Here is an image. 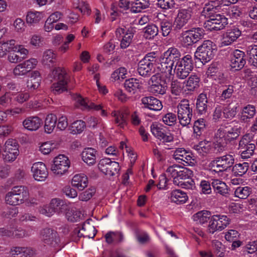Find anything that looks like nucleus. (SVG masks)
I'll use <instances>...</instances> for the list:
<instances>
[{
	"label": "nucleus",
	"instance_id": "393cba45",
	"mask_svg": "<svg viewBox=\"0 0 257 257\" xmlns=\"http://www.w3.org/2000/svg\"><path fill=\"white\" fill-rule=\"evenodd\" d=\"M97 151L92 148L84 149L81 153L82 160L89 166L93 165L96 163Z\"/></svg>",
	"mask_w": 257,
	"mask_h": 257
},
{
	"label": "nucleus",
	"instance_id": "c756f323",
	"mask_svg": "<svg viewBox=\"0 0 257 257\" xmlns=\"http://www.w3.org/2000/svg\"><path fill=\"white\" fill-rule=\"evenodd\" d=\"M148 61L141 60L138 64V71L139 74L144 77L150 76L155 72L153 65L147 63Z\"/></svg>",
	"mask_w": 257,
	"mask_h": 257
},
{
	"label": "nucleus",
	"instance_id": "338daca9",
	"mask_svg": "<svg viewBox=\"0 0 257 257\" xmlns=\"http://www.w3.org/2000/svg\"><path fill=\"white\" fill-rule=\"evenodd\" d=\"M126 73V70L124 67H120L115 70L111 75L112 80L116 81L120 78L124 79Z\"/></svg>",
	"mask_w": 257,
	"mask_h": 257
},
{
	"label": "nucleus",
	"instance_id": "3c124183",
	"mask_svg": "<svg viewBox=\"0 0 257 257\" xmlns=\"http://www.w3.org/2000/svg\"><path fill=\"white\" fill-rule=\"evenodd\" d=\"M212 246L214 249V253L218 257H224L225 248L222 243L217 240H214L212 241Z\"/></svg>",
	"mask_w": 257,
	"mask_h": 257
},
{
	"label": "nucleus",
	"instance_id": "b1692460",
	"mask_svg": "<svg viewBox=\"0 0 257 257\" xmlns=\"http://www.w3.org/2000/svg\"><path fill=\"white\" fill-rule=\"evenodd\" d=\"M124 87L125 90L132 94L141 91L143 88L142 83L140 82L139 80L135 78L125 80Z\"/></svg>",
	"mask_w": 257,
	"mask_h": 257
},
{
	"label": "nucleus",
	"instance_id": "052dcab7",
	"mask_svg": "<svg viewBox=\"0 0 257 257\" xmlns=\"http://www.w3.org/2000/svg\"><path fill=\"white\" fill-rule=\"evenodd\" d=\"M183 84L178 80H172L170 84V90L171 93L175 95H178L183 89Z\"/></svg>",
	"mask_w": 257,
	"mask_h": 257
},
{
	"label": "nucleus",
	"instance_id": "0eeeda50",
	"mask_svg": "<svg viewBox=\"0 0 257 257\" xmlns=\"http://www.w3.org/2000/svg\"><path fill=\"white\" fill-rule=\"evenodd\" d=\"M192 108L188 99L182 100L177 105V116L180 124L182 126L188 125L192 117Z\"/></svg>",
	"mask_w": 257,
	"mask_h": 257
},
{
	"label": "nucleus",
	"instance_id": "1a4fd4ad",
	"mask_svg": "<svg viewBox=\"0 0 257 257\" xmlns=\"http://www.w3.org/2000/svg\"><path fill=\"white\" fill-rule=\"evenodd\" d=\"M70 162L68 158L64 155H59L54 159L51 170L58 176L64 175L70 167Z\"/></svg>",
	"mask_w": 257,
	"mask_h": 257
},
{
	"label": "nucleus",
	"instance_id": "9d476101",
	"mask_svg": "<svg viewBox=\"0 0 257 257\" xmlns=\"http://www.w3.org/2000/svg\"><path fill=\"white\" fill-rule=\"evenodd\" d=\"M230 218L224 215H214L210 218L208 231L213 234L216 231H221L230 223Z\"/></svg>",
	"mask_w": 257,
	"mask_h": 257
},
{
	"label": "nucleus",
	"instance_id": "de8ad7c7",
	"mask_svg": "<svg viewBox=\"0 0 257 257\" xmlns=\"http://www.w3.org/2000/svg\"><path fill=\"white\" fill-rule=\"evenodd\" d=\"M248 168V163L244 162L235 164L233 167L232 171L235 176H242L246 173Z\"/></svg>",
	"mask_w": 257,
	"mask_h": 257
},
{
	"label": "nucleus",
	"instance_id": "8fccbe9b",
	"mask_svg": "<svg viewBox=\"0 0 257 257\" xmlns=\"http://www.w3.org/2000/svg\"><path fill=\"white\" fill-rule=\"evenodd\" d=\"M224 27L222 24L216 23L210 20H207L204 24V27L206 31H219L223 29ZM203 31H205L204 30Z\"/></svg>",
	"mask_w": 257,
	"mask_h": 257
},
{
	"label": "nucleus",
	"instance_id": "72a5a7b5",
	"mask_svg": "<svg viewBox=\"0 0 257 257\" xmlns=\"http://www.w3.org/2000/svg\"><path fill=\"white\" fill-rule=\"evenodd\" d=\"M220 8H217L216 6L205 5L202 12V15L208 20L213 19V18L220 14Z\"/></svg>",
	"mask_w": 257,
	"mask_h": 257
},
{
	"label": "nucleus",
	"instance_id": "e2e57ef3",
	"mask_svg": "<svg viewBox=\"0 0 257 257\" xmlns=\"http://www.w3.org/2000/svg\"><path fill=\"white\" fill-rule=\"evenodd\" d=\"M96 190L91 187L79 195V199L82 201H87L90 200L95 193Z\"/></svg>",
	"mask_w": 257,
	"mask_h": 257
},
{
	"label": "nucleus",
	"instance_id": "ddd939ff",
	"mask_svg": "<svg viewBox=\"0 0 257 257\" xmlns=\"http://www.w3.org/2000/svg\"><path fill=\"white\" fill-rule=\"evenodd\" d=\"M98 167L101 172L109 176L117 174L120 169L117 162L111 161L107 158L101 159L98 163Z\"/></svg>",
	"mask_w": 257,
	"mask_h": 257
},
{
	"label": "nucleus",
	"instance_id": "f8f14e48",
	"mask_svg": "<svg viewBox=\"0 0 257 257\" xmlns=\"http://www.w3.org/2000/svg\"><path fill=\"white\" fill-rule=\"evenodd\" d=\"M150 91L156 94L166 93L167 85L166 81L162 80L159 74L153 75L149 80Z\"/></svg>",
	"mask_w": 257,
	"mask_h": 257
},
{
	"label": "nucleus",
	"instance_id": "f257e3e1",
	"mask_svg": "<svg viewBox=\"0 0 257 257\" xmlns=\"http://www.w3.org/2000/svg\"><path fill=\"white\" fill-rule=\"evenodd\" d=\"M240 126L231 123L221 126L215 135V146L219 148L218 151H222L227 142L236 139L240 133Z\"/></svg>",
	"mask_w": 257,
	"mask_h": 257
},
{
	"label": "nucleus",
	"instance_id": "aec40b11",
	"mask_svg": "<svg viewBox=\"0 0 257 257\" xmlns=\"http://www.w3.org/2000/svg\"><path fill=\"white\" fill-rule=\"evenodd\" d=\"M230 66L235 70H238L242 68L245 64L244 59V53L239 50H235L232 53Z\"/></svg>",
	"mask_w": 257,
	"mask_h": 257
},
{
	"label": "nucleus",
	"instance_id": "4468645a",
	"mask_svg": "<svg viewBox=\"0 0 257 257\" xmlns=\"http://www.w3.org/2000/svg\"><path fill=\"white\" fill-rule=\"evenodd\" d=\"M152 134L163 142L170 143L173 141L174 136L169 132H166V127L157 123H153L151 125Z\"/></svg>",
	"mask_w": 257,
	"mask_h": 257
},
{
	"label": "nucleus",
	"instance_id": "f704fd0d",
	"mask_svg": "<svg viewBox=\"0 0 257 257\" xmlns=\"http://www.w3.org/2000/svg\"><path fill=\"white\" fill-rule=\"evenodd\" d=\"M40 73L37 71H33L32 76L27 82L28 89L35 90L39 87L40 84Z\"/></svg>",
	"mask_w": 257,
	"mask_h": 257
},
{
	"label": "nucleus",
	"instance_id": "0e129e2a",
	"mask_svg": "<svg viewBox=\"0 0 257 257\" xmlns=\"http://www.w3.org/2000/svg\"><path fill=\"white\" fill-rule=\"evenodd\" d=\"M162 120L165 124L173 126L177 122V116L175 114L169 112L163 116Z\"/></svg>",
	"mask_w": 257,
	"mask_h": 257
},
{
	"label": "nucleus",
	"instance_id": "6e6552de",
	"mask_svg": "<svg viewBox=\"0 0 257 257\" xmlns=\"http://www.w3.org/2000/svg\"><path fill=\"white\" fill-rule=\"evenodd\" d=\"M234 162L233 156L226 155L212 161L209 164V167L213 171L216 172L225 171L233 166Z\"/></svg>",
	"mask_w": 257,
	"mask_h": 257
},
{
	"label": "nucleus",
	"instance_id": "a19ab883",
	"mask_svg": "<svg viewBox=\"0 0 257 257\" xmlns=\"http://www.w3.org/2000/svg\"><path fill=\"white\" fill-rule=\"evenodd\" d=\"M255 113V107L252 105L248 104L242 108L240 119L244 121H247L248 119L252 118Z\"/></svg>",
	"mask_w": 257,
	"mask_h": 257
},
{
	"label": "nucleus",
	"instance_id": "4be33fe9",
	"mask_svg": "<svg viewBox=\"0 0 257 257\" xmlns=\"http://www.w3.org/2000/svg\"><path fill=\"white\" fill-rule=\"evenodd\" d=\"M77 101L81 106L82 109L101 110V115L106 116L107 114L106 111L103 109L101 104H95L94 103L89 101L88 99L83 98L80 96L78 97Z\"/></svg>",
	"mask_w": 257,
	"mask_h": 257
},
{
	"label": "nucleus",
	"instance_id": "79ce46f5",
	"mask_svg": "<svg viewBox=\"0 0 257 257\" xmlns=\"http://www.w3.org/2000/svg\"><path fill=\"white\" fill-rule=\"evenodd\" d=\"M175 64L169 60L161 57L160 65L158 68L162 73H166L168 75L172 74V70L174 69Z\"/></svg>",
	"mask_w": 257,
	"mask_h": 257
},
{
	"label": "nucleus",
	"instance_id": "dca6fc26",
	"mask_svg": "<svg viewBox=\"0 0 257 257\" xmlns=\"http://www.w3.org/2000/svg\"><path fill=\"white\" fill-rule=\"evenodd\" d=\"M5 160L7 162H13L18 156L19 151L18 144L15 140L9 139L5 143Z\"/></svg>",
	"mask_w": 257,
	"mask_h": 257
},
{
	"label": "nucleus",
	"instance_id": "13d9d810",
	"mask_svg": "<svg viewBox=\"0 0 257 257\" xmlns=\"http://www.w3.org/2000/svg\"><path fill=\"white\" fill-rule=\"evenodd\" d=\"M64 205L63 200L60 198L52 199L50 203L51 207V210L53 213H60L62 212V207Z\"/></svg>",
	"mask_w": 257,
	"mask_h": 257
},
{
	"label": "nucleus",
	"instance_id": "423d86ee",
	"mask_svg": "<svg viewBox=\"0 0 257 257\" xmlns=\"http://www.w3.org/2000/svg\"><path fill=\"white\" fill-rule=\"evenodd\" d=\"M192 174V171L177 165L171 166L166 170L167 176L173 180L175 185L179 184L182 180H186Z\"/></svg>",
	"mask_w": 257,
	"mask_h": 257
},
{
	"label": "nucleus",
	"instance_id": "603ef678",
	"mask_svg": "<svg viewBox=\"0 0 257 257\" xmlns=\"http://www.w3.org/2000/svg\"><path fill=\"white\" fill-rule=\"evenodd\" d=\"M255 146L254 144H248V146L241 148L239 150L240 156L243 159L250 158L254 154Z\"/></svg>",
	"mask_w": 257,
	"mask_h": 257
},
{
	"label": "nucleus",
	"instance_id": "680f3d73",
	"mask_svg": "<svg viewBox=\"0 0 257 257\" xmlns=\"http://www.w3.org/2000/svg\"><path fill=\"white\" fill-rule=\"evenodd\" d=\"M234 87L233 85H229L223 87L222 93L219 96L221 100H225L231 97L234 92Z\"/></svg>",
	"mask_w": 257,
	"mask_h": 257
},
{
	"label": "nucleus",
	"instance_id": "6e6d98bb",
	"mask_svg": "<svg viewBox=\"0 0 257 257\" xmlns=\"http://www.w3.org/2000/svg\"><path fill=\"white\" fill-rule=\"evenodd\" d=\"M85 122L82 120H78L72 123L70 126L71 132L73 134H80L85 127Z\"/></svg>",
	"mask_w": 257,
	"mask_h": 257
},
{
	"label": "nucleus",
	"instance_id": "9b49d317",
	"mask_svg": "<svg viewBox=\"0 0 257 257\" xmlns=\"http://www.w3.org/2000/svg\"><path fill=\"white\" fill-rule=\"evenodd\" d=\"M40 237L45 246L50 247H56L59 242L57 232L52 228L42 229L40 232Z\"/></svg>",
	"mask_w": 257,
	"mask_h": 257
},
{
	"label": "nucleus",
	"instance_id": "473e14b6",
	"mask_svg": "<svg viewBox=\"0 0 257 257\" xmlns=\"http://www.w3.org/2000/svg\"><path fill=\"white\" fill-rule=\"evenodd\" d=\"M180 56L181 54L177 48L172 47L165 52L162 57L176 64L177 61H180L181 60Z\"/></svg>",
	"mask_w": 257,
	"mask_h": 257
},
{
	"label": "nucleus",
	"instance_id": "a878e982",
	"mask_svg": "<svg viewBox=\"0 0 257 257\" xmlns=\"http://www.w3.org/2000/svg\"><path fill=\"white\" fill-rule=\"evenodd\" d=\"M42 120L37 116H30L26 118L23 122L24 127L30 131L37 130L42 125Z\"/></svg>",
	"mask_w": 257,
	"mask_h": 257
},
{
	"label": "nucleus",
	"instance_id": "09e8293b",
	"mask_svg": "<svg viewBox=\"0 0 257 257\" xmlns=\"http://www.w3.org/2000/svg\"><path fill=\"white\" fill-rule=\"evenodd\" d=\"M89 222L88 220H87L84 223L81 230L84 231L85 232L84 233H81V230L78 228H75L73 232V235H77V236L79 238L81 236H85V237H91L90 235L88 234V232L87 231V230H88V228H89L90 229H93L94 231V227L93 226H90Z\"/></svg>",
	"mask_w": 257,
	"mask_h": 257
},
{
	"label": "nucleus",
	"instance_id": "7c9ffc66",
	"mask_svg": "<svg viewBox=\"0 0 257 257\" xmlns=\"http://www.w3.org/2000/svg\"><path fill=\"white\" fill-rule=\"evenodd\" d=\"M88 180L87 176L84 174H76L72 179V185L78 189L82 190L87 185Z\"/></svg>",
	"mask_w": 257,
	"mask_h": 257
},
{
	"label": "nucleus",
	"instance_id": "20e7f679",
	"mask_svg": "<svg viewBox=\"0 0 257 257\" xmlns=\"http://www.w3.org/2000/svg\"><path fill=\"white\" fill-rule=\"evenodd\" d=\"M216 52L215 45H213L211 41L206 40L197 48L194 54V57L195 59L205 64L213 58Z\"/></svg>",
	"mask_w": 257,
	"mask_h": 257
},
{
	"label": "nucleus",
	"instance_id": "5fc2aeb1",
	"mask_svg": "<svg viewBox=\"0 0 257 257\" xmlns=\"http://www.w3.org/2000/svg\"><path fill=\"white\" fill-rule=\"evenodd\" d=\"M250 193V188L247 186L238 187L234 191V195L235 197L240 199H246Z\"/></svg>",
	"mask_w": 257,
	"mask_h": 257
},
{
	"label": "nucleus",
	"instance_id": "58836bf2",
	"mask_svg": "<svg viewBox=\"0 0 257 257\" xmlns=\"http://www.w3.org/2000/svg\"><path fill=\"white\" fill-rule=\"evenodd\" d=\"M57 57V54L52 50H47L43 53L42 62L45 65L50 66L56 63Z\"/></svg>",
	"mask_w": 257,
	"mask_h": 257
},
{
	"label": "nucleus",
	"instance_id": "c03bdc74",
	"mask_svg": "<svg viewBox=\"0 0 257 257\" xmlns=\"http://www.w3.org/2000/svg\"><path fill=\"white\" fill-rule=\"evenodd\" d=\"M240 35L235 33H223L221 36L220 44L221 46H228L235 41Z\"/></svg>",
	"mask_w": 257,
	"mask_h": 257
},
{
	"label": "nucleus",
	"instance_id": "7ed1b4c3",
	"mask_svg": "<svg viewBox=\"0 0 257 257\" xmlns=\"http://www.w3.org/2000/svg\"><path fill=\"white\" fill-rule=\"evenodd\" d=\"M51 76L57 81L51 87L52 91L55 94H59L67 90V75L64 69L55 67L51 72Z\"/></svg>",
	"mask_w": 257,
	"mask_h": 257
},
{
	"label": "nucleus",
	"instance_id": "a211bd4d",
	"mask_svg": "<svg viewBox=\"0 0 257 257\" xmlns=\"http://www.w3.org/2000/svg\"><path fill=\"white\" fill-rule=\"evenodd\" d=\"M31 171L33 178L38 181H45L48 176V171L44 163L36 162L33 164Z\"/></svg>",
	"mask_w": 257,
	"mask_h": 257
},
{
	"label": "nucleus",
	"instance_id": "2f4dec72",
	"mask_svg": "<svg viewBox=\"0 0 257 257\" xmlns=\"http://www.w3.org/2000/svg\"><path fill=\"white\" fill-rule=\"evenodd\" d=\"M170 198L172 202L176 204H183L188 200L187 194L180 190H174L170 195Z\"/></svg>",
	"mask_w": 257,
	"mask_h": 257
},
{
	"label": "nucleus",
	"instance_id": "c85d7f7f",
	"mask_svg": "<svg viewBox=\"0 0 257 257\" xmlns=\"http://www.w3.org/2000/svg\"><path fill=\"white\" fill-rule=\"evenodd\" d=\"M10 253L12 256L21 255V257H31L35 251L31 247L16 246L11 248Z\"/></svg>",
	"mask_w": 257,
	"mask_h": 257
},
{
	"label": "nucleus",
	"instance_id": "412c9836",
	"mask_svg": "<svg viewBox=\"0 0 257 257\" xmlns=\"http://www.w3.org/2000/svg\"><path fill=\"white\" fill-rule=\"evenodd\" d=\"M141 103L144 108L154 111L160 110L163 107L161 101L153 96L143 97L141 99Z\"/></svg>",
	"mask_w": 257,
	"mask_h": 257
},
{
	"label": "nucleus",
	"instance_id": "ea45409f",
	"mask_svg": "<svg viewBox=\"0 0 257 257\" xmlns=\"http://www.w3.org/2000/svg\"><path fill=\"white\" fill-rule=\"evenodd\" d=\"M193 148L198 152V153L204 155L210 152L212 148V143L210 141L204 140L200 142L198 144L194 145Z\"/></svg>",
	"mask_w": 257,
	"mask_h": 257
},
{
	"label": "nucleus",
	"instance_id": "5701e85b",
	"mask_svg": "<svg viewBox=\"0 0 257 257\" xmlns=\"http://www.w3.org/2000/svg\"><path fill=\"white\" fill-rule=\"evenodd\" d=\"M173 158L179 163L185 165L183 162L190 165L192 160L191 155L186 150L182 148L176 149L173 155Z\"/></svg>",
	"mask_w": 257,
	"mask_h": 257
},
{
	"label": "nucleus",
	"instance_id": "4d7b16f0",
	"mask_svg": "<svg viewBox=\"0 0 257 257\" xmlns=\"http://www.w3.org/2000/svg\"><path fill=\"white\" fill-rule=\"evenodd\" d=\"M112 115L115 117V123L121 128L126 124V120L124 117V113L120 111H114Z\"/></svg>",
	"mask_w": 257,
	"mask_h": 257
},
{
	"label": "nucleus",
	"instance_id": "c9c22d12",
	"mask_svg": "<svg viewBox=\"0 0 257 257\" xmlns=\"http://www.w3.org/2000/svg\"><path fill=\"white\" fill-rule=\"evenodd\" d=\"M57 118L53 114L47 115L44 125L45 132L47 134H51L56 127Z\"/></svg>",
	"mask_w": 257,
	"mask_h": 257
},
{
	"label": "nucleus",
	"instance_id": "49530a36",
	"mask_svg": "<svg viewBox=\"0 0 257 257\" xmlns=\"http://www.w3.org/2000/svg\"><path fill=\"white\" fill-rule=\"evenodd\" d=\"M200 78L196 75H191L188 79L186 86L189 91H194L199 87Z\"/></svg>",
	"mask_w": 257,
	"mask_h": 257
},
{
	"label": "nucleus",
	"instance_id": "f03ea898",
	"mask_svg": "<svg viewBox=\"0 0 257 257\" xmlns=\"http://www.w3.org/2000/svg\"><path fill=\"white\" fill-rule=\"evenodd\" d=\"M29 192L28 188L24 186H17L13 187L5 197L7 204L16 206L23 204L28 200Z\"/></svg>",
	"mask_w": 257,
	"mask_h": 257
},
{
	"label": "nucleus",
	"instance_id": "2eb2a0df",
	"mask_svg": "<svg viewBox=\"0 0 257 257\" xmlns=\"http://www.w3.org/2000/svg\"><path fill=\"white\" fill-rule=\"evenodd\" d=\"M62 14L59 12H56L51 14L47 19L45 24V29L47 32L51 31L54 27L56 30H68V26L63 23H58L54 25V23L58 21L61 17Z\"/></svg>",
	"mask_w": 257,
	"mask_h": 257
},
{
	"label": "nucleus",
	"instance_id": "bb28decb",
	"mask_svg": "<svg viewBox=\"0 0 257 257\" xmlns=\"http://www.w3.org/2000/svg\"><path fill=\"white\" fill-rule=\"evenodd\" d=\"M208 98L207 94L204 93L200 94L196 102V110L198 114H205L208 109Z\"/></svg>",
	"mask_w": 257,
	"mask_h": 257
},
{
	"label": "nucleus",
	"instance_id": "69168bd1",
	"mask_svg": "<svg viewBox=\"0 0 257 257\" xmlns=\"http://www.w3.org/2000/svg\"><path fill=\"white\" fill-rule=\"evenodd\" d=\"M41 19V13L40 12H30L26 17L27 22L30 24L38 22Z\"/></svg>",
	"mask_w": 257,
	"mask_h": 257
},
{
	"label": "nucleus",
	"instance_id": "39448f33",
	"mask_svg": "<svg viewBox=\"0 0 257 257\" xmlns=\"http://www.w3.org/2000/svg\"><path fill=\"white\" fill-rule=\"evenodd\" d=\"M193 68L192 57L190 55L183 57L180 61H177L174 69L176 76L181 79L186 78Z\"/></svg>",
	"mask_w": 257,
	"mask_h": 257
},
{
	"label": "nucleus",
	"instance_id": "774afa93",
	"mask_svg": "<svg viewBox=\"0 0 257 257\" xmlns=\"http://www.w3.org/2000/svg\"><path fill=\"white\" fill-rule=\"evenodd\" d=\"M12 103V96L9 92H6L0 96V105L4 107H7Z\"/></svg>",
	"mask_w": 257,
	"mask_h": 257
},
{
	"label": "nucleus",
	"instance_id": "e433bc0d",
	"mask_svg": "<svg viewBox=\"0 0 257 257\" xmlns=\"http://www.w3.org/2000/svg\"><path fill=\"white\" fill-rule=\"evenodd\" d=\"M130 11L133 13H138L150 6L149 0H136L132 3Z\"/></svg>",
	"mask_w": 257,
	"mask_h": 257
},
{
	"label": "nucleus",
	"instance_id": "f3484780",
	"mask_svg": "<svg viewBox=\"0 0 257 257\" xmlns=\"http://www.w3.org/2000/svg\"><path fill=\"white\" fill-rule=\"evenodd\" d=\"M192 14V10L191 8L180 9L174 24V30L181 29L191 19Z\"/></svg>",
	"mask_w": 257,
	"mask_h": 257
},
{
	"label": "nucleus",
	"instance_id": "37998d69",
	"mask_svg": "<svg viewBox=\"0 0 257 257\" xmlns=\"http://www.w3.org/2000/svg\"><path fill=\"white\" fill-rule=\"evenodd\" d=\"M247 55L248 57L249 63L255 68H257V45H251L247 47Z\"/></svg>",
	"mask_w": 257,
	"mask_h": 257
},
{
	"label": "nucleus",
	"instance_id": "864d4df0",
	"mask_svg": "<svg viewBox=\"0 0 257 257\" xmlns=\"http://www.w3.org/2000/svg\"><path fill=\"white\" fill-rule=\"evenodd\" d=\"M82 217L81 213L77 210H68L66 213V217L67 220L72 222L79 221Z\"/></svg>",
	"mask_w": 257,
	"mask_h": 257
},
{
	"label": "nucleus",
	"instance_id": "a18cd8bd",
	"mask_svg": "<svg viewBox=\"0 0 257 257\" xmlns=\"http://www.w3.org/2000/svg\"><path fill=\"white\" fill-rule=\"evenodd\" d=\"M210 215L209 211L203 210L195 214L193 218L197 223L202 224L208 221L210 217Z\"/></svg>",
	"mask_w": 257,
	"mask_h": 257
},
{
	"label": "nucleus",
	"instance_id": "4c0bfd02",
	"mask_svg": "<svg viewBox=\"0 0 257 257\" xmlns=\"http://www.w3.org/2000/svg\"><path fill=\"white\" fill-rule=\"evenodd\" d=\"M202 35L198 33L196 35L193 33H184L182 36V41L185 46L191 45L197 43L200 39H202Z\"/></svg>",
	"mask_w": 257,
	"mask_h": 257
},
{
	"label": "nucleus",
	"instance_id": "cd10ccee",
	"mask_svg": "<svg viewBox=\"0 0 257 257\" xmlns=\"http://www.w3.org/2000/svg\"><path fill=\"white\" fill-rule=\"evenodd\" d=\"M214 192L223 196L229 195V189L226 184L218 179L213 180L211 183Z\"/></svg>",
	"mask_w": 257,
	"mask_h": 257
},
{
	"label": "nucleus",
	"instance_id": "6ab92c4d",
	"mask_svg": "<svg viewBox=\"0 0 257 257\" xmlns=\"http://www.w3.org/2000/svg\"><path fill=\"white\" fill-rule=\"evenodd\" d=\"M37 59L32 58L26 60L17 65L14 69V74L16 76L24 75L35 67L37 64Z\"/></svg>",
	"mask_w": 257,
	"mask_h": 257
},
{
	"label": "nucleus",
	"instance_id": "bf43d9fd",
	"mask_svg": "<svg viewBox=\"0 0 257 257\" xmlns=\"http://www.w3.org/2000/svg\"><path fill=\"white\" fill-rule=\"evenodd\" d=\"M106 241L108 243H111L114 240L121 241L123 239L122 234L118 232L110 231L105 235Z\"/></svg>",
	"mask_w": 257,
	"mask_h": 257
}]
</instances>
